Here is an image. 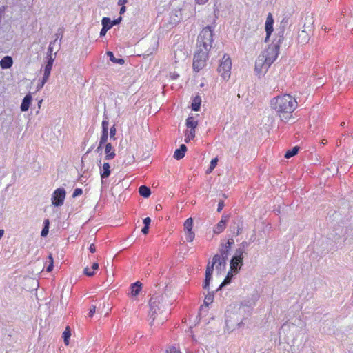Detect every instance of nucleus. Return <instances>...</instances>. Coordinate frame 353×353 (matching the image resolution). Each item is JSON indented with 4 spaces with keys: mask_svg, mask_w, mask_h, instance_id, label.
I'll list each match as a JSON object with an SVG mask.
<instances>
[{
    "mask_svg": "<svg viewBox=\"0 0 353 353\" xmlns=\"http://www.w3.org/2000/svg\"><path fill=\"white\" fill-rule=\"evenodd\" d=\"M201 99L199 96H196L192 103V109L194 111H198L200 108Z\"/></svg>",
    "mask_w": 353,
    "mask_h": 353,
    "instance_id": "b1692460",
    "label": "nucleus"
},
{
    "mask_svg": "<svg viewBox=\"0 0 353 353\" xmlns=\"http://www.w3.org/2000/svg\"><path fill=\"white\" fill-rule=\"evenodd\" d=\"M198 125V121L192 117H189L186 119V126L190 129L194 130Z\"/></svg>",
    "mask_w": 353,
    "mask_h": 353,
    "instance_id": "5701e85b",
    "label": "nucleus"
},
{
    "mask_svg": "<svg viewBox=\"0 0 353 353\" xmlns=\"http://www.w3.org/2000/svg\"><path fill=\"white\" fill-rule=\"evenodd\" d=\"M208 0H195L196 3L200 5L205 4Z\"/></svg>",
    "mask_w": 353,
    "mask_h": 353,
    "instance_id": "13d9d810",
    "label": "nucleus"
},
{
    "mask_svg": "<svg viewBox=\"0 0 353 353\" xmlns=\"http://www.w3.org/2000/svg\"><path fill=\"white\" fill-rule=\"evenodd\" d=\"M310 37V35L301 30L298 33L297 40L299 43L305 45L309 42Z\"/></svg>",
    "mask_w": 353,
    "mask_h": 353,
    "instance_id": "f3484780",
    "label": "nucleus"
},
{
    "mask_svg": "<svg viewBox=\"0 0 353 353\" xmlns=\"http://www.w3.org/2000/svg\"><path fill=\"white\" fill-rule=\"evenodd\" d=\"M70 332L69 330V328L67 327L66 330L63 333V337L64 339V343L68 345V339L70 337Z\"/></svg>",
    "mask_w": 353,
    "mask_h": 353,
    "instance_id": "e433bc0d",
    "label": "nucleus"
},
{
    "mask_svg": "<svg viewBox=\"0 0 353 353\" xmlns=\"http://www.w3.org/2000/svg\"><path fill=\"white\" fill-rule=\"evenodd\" d=\"M187 58V54L185 52H184L181 49L176 50L174 51V59L175 62L178 63L180 61H183L185 60Z\"/></svg>",
    "mask_w": 353,
    "mask_h": 353,
    "instance_id": "aec40b11",
    "label": "nucleus"
},
{
    "mask_svg": "<svg viewBox=\"0 0 353 353\" xmlns=\"http://www.w3.org/2000/svg\"><path fill=\"white\" fill-rule=\"evenodd\" d=\"M110 165L108 163H104L101 168V177L102 179L107 178L110 174Z\"/></svg>",
    "mask_w": 353,
    "mask_h": 353,
    "instance_id": "a211bd4d",
    "label": "nucleus"
},
{
    "mask_svg": "<svg viewBox=\"0 0 353 353\" xmlns=\"http://www.w3.org/2000/svg\"><path fill=\"white\" fill-rule=\"evenodd\" d=\"M105 159L111 160L114 158L116 154L111 143H107L105 147Z\"/></svg>",
    "mask_w": 353,
    "mask_h": 353,
    "instance_id": "2eb2a0df",
    "label": "nucleus"
},
{
    "mask_svg": "<svg viewBox=\"0 0 353 353\" xmlns=\"http://www.w3.org/2000/svg\"><path fill=\"white\" fill-rule=\"evenodd\" d=\"M97 305H92L89 309L88 315L90 317H92L93 314L96 312Z\"/></svg>",
    "mask_w": 353,
    "mask_h": 353,
    "instance_id": "a19ab883",
    "label": "nucleus"
},
{
    "mask_svg": "<svg viewBox=\"0 0 353 353\" xmlns=\"http://www.w3.org/2000/svg\"><path fill=\"white\" fill-rule=\"evenodd\" d=\"M54 61V57L50 56V57L49 58V59L48 61L47 64L45 66V68H44L45 72L50 73Z\"/></svg>",
    "mask_w": 353,
    "mask_h": 353,
    "instance_id": "7c9ffc66",
    "label": "nucleus"
},
{
    "mask_svg": "<svg viewBox=\"0 0 353 353\" xmlns=\"http://www.w3.org/2000/svg\"><path fill=\"white\" fill-rule=\"evenodd\" d=\"M108 132H102V135L100 139V146H102L103 144L105 143L108 141Z\"/></svg>",
    "mask_w": 353,
    "mask_h": 353,
    "instance_id": "4c0bfd02",
    "label": "nucleus"
},
{
    "mask_svg": "<svg viewBox=\"0 0 353 353\" xmlns=\"http://www.w3.org/2000/svg\"><path fill=\"white\" fill-rule=\"evenodd\" d=\"M230 270L234 274H237L243 265V260L232 257L230 261Z\"/></svg>",
    "mask_w": 353,
    "mask_h": 353,
    "instance_id": "f8f14e48",
    "label": "nucleus"
},
{
    "mask_svg": "<svg viewBox=\"0 0 353 353\" xmlns=\"http://www.w3.org/2000/svg\"><path fill=\"white\" fill-rule=\"evenodd\" d=\"M234 241L232 239H230L228 240L227 243L225 244H224V245L225 247H227L228 248L230 249L231 246L232 244H234Z\"/></svg>",
    "mask_w": 353,
    "mask_h": 353,
    "instance_id": "49530a36",
    "label": "nucleus"
},
{
    "mask_svg": "<svg viewBox=\"0 0 353 353\" xmlns=\"http://www.w3.org/2000/svg\"><path fill=\"white\" fill-rule=\"evenodd\" d=\"M4 234L3 230H0V239L3 236Z\"/></svg>",
    "mask_w": 353,
    "mask_h": 353,
    "instance_id": "69168bd1",
    "label": "nucleus"
},
{
    "mask_svg": "<svg viewBox=\"0 0 353 353\" xmlns=\"http://www.w3.org/2000/svg\"><path fill=\"white\" fill-rule=\"evenodd\" d=\"M242 231H243V224L240 221H239L236 223H234L232 233H233L234 236H236L241 234L242 233Z\"/></svg>",
    "mask_w": 353,
    "mask_h": 353,
    "instance_id": "4be33fe9",
    "label": "nucleus"
},
{
    "mask_svg": "<svg viewBox=\"0 0 353 353\" xmlns=\"http://www.w3.org/2000/svg\"><path fill=\"white\" fill-rule=\"evenodd\" d=\"M49 259V265L47 267V272H51L53 269V258L52 254H50L48 256Z\"/></svg>",
    "mask_w": 353,
    "mask_h": 353,
    "instance_id": "58836bf2",
    "label": "nucleus"
},
{
    "mask_svg": "<svg viewBox=\"0 0 353 353\" xmlns=\"http://www.w3.org/2000/svg\"><path fill=\"white\" fill-rule=\"evenodd\" d=\"M142 284L137 281L131 285V294L133 296H137L141 290Z\"/></svg>",
    "mask_w": 353,
    "mask_h": 353,
    "instance_id": "412c9836",
    "label": "nucleus"
},
{
    "mask_svg": "<svg viewBox=\"0 0 353 353\" xmlns=\"http://www.w3.org/2000/svg\"><path fill=\"white\" fill-rule=\"evenodd\" d=\"M249 245H250V243H249V242H248V241H243V242L240 244L239 247H240L241 248H242V249L245 251V249L249 246Z\"/></svg>",
    "mask_w": 353,
    "mask_h": 353,
    "instance_id": "a18cd8bd",
    "label": "nucleus"
},
{
    "mask_svg": "<svg viewBox=\"0 0 353 353\" xmlns=\"http://www.w3.org/2000/svg\"><path fill=\"white\" fill-rule=\"evenodd\" d=\"M217 162H218L217 158H214V159H212V161L210 162V168L207 170V173H210L214 169V168L217 165Z\"/></svg>",
    "mask_w": 353,
    "mask_h": 353,
    "instance_id": "c9c22d12",
    "label": "nucleus"
},
{
    "mask_svg": "<svg viewBox=\"0 0 353 353\" xmlns=\"http://www.w3.org/2000/svg\"><path fill=\"white\" fill-rule=\"evenodd\" d=\"M270 105L282 121H286L291 118L297 102L294 97L286 94L273 98Z\"/></svg>",
    "mask_w": 353,
    "mask_h": 353,
    "instance_id": "7ed1b4c3",
    "label": "nucleus"
},
{
    "mask_svg": "<svg viewBox=\"0 0 353 353\" xmlns=\"http://www.w3.org/2000/svg\"><path fill=\"white\" fill-rule=\"evenodd\" d=\"M314 19L312 14H307L304 19L301 31L312 36L314 28Z\"/></svg>",
    "mask_w": 353,
    "mask_h": 353,
    "instance_id": "6e6552de",
    "label": "nucleus"
},
{
    "mask_svg": "<svg viewBox=\"0 0 353 353\" xmlns=\"http://www.w3.org/2000/svg\"><path fill=\"white\" fill-rule=\"evenodd\" d=\"M13 64L12 58L10 56L4 57L0 61V66L2 69H8L12 67Z\"/></svg>",
    "mask_w": 353,
    "mask_h": 353,
    "instance_id": "4468645a",
    "label": "nucleus"
},
{
    "mask_svg": "<svg viewBox=\"0 0 353 353\" xmlns=\"http://www.w3.org/2000/svg\"><path fill=\"white\" fill-rule=\"evenodd\" d=\"M101 23L103 28L100 32V36L103 37L105 36L107 31L113 26V24H111V20L108 17H103L102 19Z\"/></svg>",
    "mask_w": 353,
    "mask_h": 353,
    "instance_id": "ddd939ff",
    "label": "nucleus"
},
{
    "mask_svg": "<svg viewBox=\"0 0 353 353\" xmlns=\"http://www.w3.org/2000/svg\"><path fill=\"white\" fill-rule=\"evenodd\" d=\"M242 324H243L242 321L237 323V324H236L237 327H241Z\"/></svg>",
    "mask_w": 353,
    "mask_h": 353,
    "instance_id": "338daca9",
    "label": "nucleus"
},
{
    "mask_svg": "<svg viewBox=\"0 0 353 353\" xmlns=\"http://www.w3.org/2000/svg\"><path fill=\"white\" fill-rule=\"evenodd\" d=\"M161 208H162V206L161 205L159 204V205H156L157 210H161Z\"/></svg>",
    "mask_w": 353,
    "mask_h": 353,
    "instance_id": "0e129e2a",
    "label": "nucleus"
},
{
    "mask_svg": "<svg viewBox=\"0 0 353 353\" xmlns=\"http://www.w3.org/2000/svg\"><path fill=\"white\" fill-rule=\"evenodd\" d=\"M89 250H90V252H92V253L95 252V251H96V248H95L94 244L92 243V244L90 245Z\"/></svg>",
    "mask_w": 353,
    "mask_h": 353,
    "instance_id": "864d4df0",
    "label": "nucleus"
},
{
    "mask_svg": "<svg viewBox=\"0 0 353 353\" xmlns=\"http://www.w3.org/2000/svg\"><path fill=\"white\" fill-rule=\"evenodd\" d=\"M125 12V7L124 6H123L121 9H120V11H119V13L120 14H123L124 12Z\"/></svg>",
    "mask_w": 353,
    "mask_h": 353,
    "instance_id": "680f3d73",
    "label": "nucleus"
},
{
    "mask_svg": "<svg viewBox=\"0 0 353 353\" xmlns=\"http://www.w3.org/2000/svg\"><path fill=\"white\" fill-rule=\"evenodd\" d=\"M107 55L110 57V61L114 63L122 65L125 62L123 59L114 57L113 53L110 51L107 52Z\"/></svg>",
    "mask_w": 353,
    "mask_h": 353,
    "instance_id": "a878e982",
    "label": "nucleus"
},
{
    "mask_svg": "<svg viewBox=\"0 0 353 353\" xmlns=\"http://www.w3.org/2000/svg\"><path fill=\"white\" fill-rule=\"evenodd\" d=\"M83 272L85 275L88 276H92L94 274V272H91L88 267L84 268Z\"/></svg>",
    "mask_w": 353,
    "mask_h": 353,
    "instance_id": "37998d69",
    "label": "nucleus"
},
{
    "mask_svg": "<svg viewBox=\"0 0 353 353\" xmlns=\"http://www.w3.org/2000/svg\"><path fill=\"white\" fill-rule=\"evenodd\" d=\"M48 228H49V226L44 225V228H43L41 233V236L44 237V236H47V234H48Z\"/></svg>",
    "mask_w": 353,
    "mask_h": 353,
    "instance_id": "c03bdc74",
    "label": "nucleus"
},
{
    "mask_svg": "<svg viewBox=\"0 0 353 353\" xmlns=\"http://www.w3.org/2000/svg\"><path fill=\"white\" fill-rule=\"evenodd\" d=\"M171 77H172V78L173 79H177V77H179V74L174 73V74H172V76H171Z\"/></svg>",
    "mask_w": 353,
    "mask_h": 353,
    "instance_id": "e2e57ef3",
    "label": "nucleus"
},
{
    "mask_svg": "<svg viewBox=\"0 0 353 353\" xmlns=\"http://www.w3.org/2000/svg\"><path fill=\"white\" fill-rule=\"evenodd\" d=\"M186 150L187 147L184 144L181 145L180 148L175 150L174 157L177 160L182 159L184 157Z\"/></svg>",
    "mask_w": 353,
    "mask_h": 353,
    "instance_id": "6ab92c4d",
    "label": "nucleus"
},
{
    "mask_svg": "<svg viewBox=\"0 0 353 353\" xmlns=\"http://www.w3.org/2000/svg\"><path fill=\"white\" fill-rule=\"evenodd\" d=\"M223 207H224V202H223V201H220L219 202V204H218L217 211L219 212H220L223 210Z\"/></svg>",
    "mask_w": 353,
    "mask_h": 353,
    "instance_id": "09e8293b",
    "label": "nucleus"
},
{
    "mask_svg": "<svg viewBox=\"0 0 353 353\" xmlns=\"http://www.w3.org/2000/svg\"><path fill=\"white\" fill-rule=\"evenodd\" d=\"M128 2L127 0H119L118 1V4L119 5H124L125 3H126Z\"/></svg>",
    "mask_w": 353,
    "mask_h": 353,
    "instance_id": "052dcab7",
    "label": "nucleus"
},
{
    "mask_svg": "<svg viewBox=\"0 0 353 353\" xmlns=\"http://www.w3.org/2000/svg\"><path fill=\"white\" fill-rule=\"evenodd\" d=\"M108 117L105 116L102 121V132H108Z\"/></svg>",
    "mask_w": 353,
    "mask_h": 353,
    "instance_id": "72a5a7b5",
    "label": "nucleus"
},
{
    "mask_svg": "<svg viewBox=\"0 0 353 353\" xmlns=\"http://www.w3.org/2000/svg\"><path fill=\"white\" fill-rule=\"evenodd\" d=\"M243 252H244V250L239 247L238 249L236 250L235 254L233 257L243 260Z\"/></svg>",
    "mask_w": 353,
    "mask_h": 353,
    "instance_id": "f704fd0d",
    "label": "nucleus"
},
{
    "mask_svg": "<svg viewBox=\"0 0 353 353\" xmlns=\"http://www.w3.org/2000/svg\"><path fill=\"white\" fill-rule=\"evenodd\" d=\"M195 137V130L190 129L187 130L185 134V141L188 143L191 139H193Z\"/></svg>",
    "mask_w": 353,
    "mask_h": 353,
    "instance_id": "c756f323",
    "label": "nucleus"
},
{
    "mask_svg": "<svg viewBox=\"0 0 353 353\" xmlns=\"http://www.w3.org/2000/svg\"><path fill=\"white\" fill-rule=\"evenodd\" d=\"M150 222H151V219L149 217L145 218L143 219V223L145 224V226H148L149 227V225L150 224Z\"/></svg>",
    "mask_w": 353,
    "mask_h": 353,
    "instance_id": "603ef678",
    "label": "nucleus"
},
{
    "mask_svg": "<svg viewBox=\"0 0 353 353\" xmlns=\"http://www.w3.org/2000/svg\"><path fill=\"white\" fill-rule=\"evenodd\" d=\"M184 232L185 236L188 241L192 242L194 237L195 234L192 231L193 228V219L192 218H188L184 223Z\"/></svg>",
    "mask_w": 353,
    "mask_h": 353,
    "instance_id": "1a4fd4ad",
    "label": "nucleus"
},
{
    "mask_svg": "<svg viewBox=\"0 0 353 353\" xmlns=\"http://www.w3.org/2000/svg\"><path fill=\"white\" fill-rule=\"evenodd\" d=\"M273 23H274V19L272 17V15L271 13H269L266 21H265V32H266V37H265V41H268V38L271 35L272 32H273Z\"/></svg>",
    "mask_w": 353,
    "mask_h": 353,
    "instance_id": "9d476101",
    "label": "nucleus"
},
{
    "mask_svg": "<svg viewBox=\"0 0 353 353\" xmlns=\"http://www.w3.org/2000/svg\"><path fill=\"white\" fill-rule=\"evenodd\" d=\"M228 219H229L228 215H223L221 221L214 227V232L215 234L221 233L225 228V226H226Z\"/></svg>",
    "mask_w": 353,
    "mask_h": 353,
    "instance_id": "9b49d317",
    "label": "nucleus"
},
{
    "mask_svg": "<svg viewBox=\"0 0 353 353\" xmlns=\"http://www.w3.org/2000/svg\"><path fill=\"white\" fill-rule=\"evenodd\" d=\"M167 294L159 292L152 295L149 301V317L152 319L150 324L152 325L156 319L158 323H163L166 320V316L163 315V312L168 305L167 301Z\"/></svg>",
    "mask_w": 353,
    "mask_h": 353,
    "instance_id": "20e7f679",
    "label": "nucleus"
},
{
    "mask_svg": "<svg viewBox=\"0 0 353 353\" xmlns=\"http://www.w3.org/2000/svg\"><path fill=\"white\" fill-rule=\"evenodd\" d=\"M148 229H149V227L148 226H144L142 230H141V232L144 234H147L148 233Z\"/></svg>",
    "mask_w": 353,
    "mask_h": 353,
    "instance_id": "5fc2aeb1",
    "label": "nucleus"
},
{
    "mask_svg": "<svg viewBox=\"0 0 353 353\" xmlns=\"http://www.w3.org/2000/svg\"><path fill=\"white\" fill-rule=\"evenodd\" d=\"M121 21V17H119L117 19L113 21H111V24H113L114 25H116V24H118L120 23V21Z\"/></svg>",
    "mask_w": 353,
    "mask_h": 353,
    "instance_id": "4d7b16f0",
    "label": "nucleus"
},
{
    "mask_svg": "<svg viewBox=\"0 0 353 353\" xmlns=\"http://www.w3.org/2000/svg\"><path fill=\"white\" fill-rule=\"evenodd\" d=\"M31 101H32V96L28 94H27L23 99L22 101V103L21 104V110L22 112H26L27 110H28L29 109V107L31 104Z\"/></svg>",
    "mask_w": 353,
    "mask_h": 353,
    "instance_id": "dca6fc26",
    "label": "nucleus"
},
{
    "mask_svg": "<svg viewBox=\"0 0 353 353\" xmlns=\"http://www.w3.org/2000/svg\"><path fill=\"white\" fill-rule=\"evenodd\" d=\"M116 132H117V130L115 128V125H113V126L111 127L110 130V137L111 139L115 140Z\"/></svg>",
    "mask_w": 353,
    "mask_h": 353,
    "instance_id": "ea45409f",
    "label": "nucleus"
},
{
    "mask_svg": "<svg viewBox=\"0 0 353 353\" xmlns=\"http://www.w3.org/2000/svg\"><path fill=\"white\" fill-rule=\"evenodd\" d=\"M227 260L221 259V256L216 254L213 256L211 263H208L206 267L205 279L203 285V288L205 290H209L210 282L212 279L214 268L215 267L216 274H221L225 270Z\"/></svg>",
    "mask_w": 353,
    "mask_h": 353,
    "instance_id": "39448f33",
    "label": "nucleus"
},
{
    "mask_svg": "<svg viewBox=\"0 0 353 353\" xmlns=\"http://www.w3.org/2000/svg\"><path fill=\"white\" fill-rule=\"evenodd\" d=\"M65 198V191L63 188H57L52 196V203L54 206L63 205Z\"/></svg>",
    "mask_w": 353,
    "mask_h": 353,
    "instance_id": "0eeeda50",
    "label": "nucleus"
},
{
    "mask_svg": "<svg viewBox=\"0 0 353 353\" xmlns=\"http://www.w3.org/2000/svg\"><path fill=\"white\" fill-rule=\"evenodd\" d=\"M233 274L234 272H232L231 271V272H228L226 277L225 278L224 281L221 283V284L220 285V286L218 288V289L216 290V291L221 290L223 287H224L225 285L229 284L231 281V279L233 277Z\"/></svg>",
    "mask_w": 353,
    "mask_h": 353,
    "instance_id": "cd10ccee",
    "label": "nucleus"
},
{
    "mask_svg": "<svg viewBox=\"0 0 353 353\" xmlns=\"http://www.w3.org/2000/svg\"><path fill=\"white\" fill-rule=\"evenodd\" d=\"M57 38H56V39H54V41H51V42L50 43V45H49L48 48V52H47V54H48V59H49V58L50 57V56H52V57H54V59L56 58V54H57V53H56V52H54V53L53 54V53H52V52H53V46L55 44V43L57 42Z\"/></svg>",
    "mask_w": 353,
    "mask_h": 353,
    "instance_id": "c85d7f7f",
    "label": "nucleus"
},
{
    "mask_svg": "<svg viewBox=\"0 0 353 353\" xmlns=\"http://www.w3.org/2000/svg\"><path fill=\"white\" fill-rule=\"evenodd\" d=\"M279 39L276 43H272L259 55L255 61L254 72L259 77L266 73L270 65L276 59L279 52V44L283 39V31L279 33Z\"/></svg>",
    "mask_w": 353,
    "mask_h": 353,
    "instance_id": "f03ea898",
    "label": "nucleus"
},
{
    "mask_svg": "<svg viewBox=\"0 0 353 353\" xmlns=\"http://www.w3.org/2000/svg\"><path fill=\"white\" fill-rule=\"evenodd\" d=\"M213 41V30L211 26H206L197 37L196 46L193 60V69L199 72L205 65L208 57V52Z\"/></svg>",
    "mask_w": 353,
    "mask_h": 353,
    "instance_id": "f257e3e1",
    "label": "nucleus"
},
{
    "mask_svg": "<svg viewBox=\"0 0 353 353\" xmlns=\"http://www.w3.org/2000/svg\"><path fill=\"white\" fill-rule=\"evenodd\" d=\"M99 268V264L98 263H94L92 265V269L94 270H96Z\"/></svg>",
    "mask_w": 353,
    "mask_h": 353,
    "instance_id": "bf43d9fd",
    "label": "nucleus"
},
{
    "mask_svg": "<svg viewBox=\"0 0 353 353\" xmlns=\"http://www.w3.org/2000/svg\"><path fill=\"white\" fill-rule=\"evenodd\" d=\"M139 192L142 196L145 198H148L151 194L150 189L145 185H141L139 188Z\"/></svg>",
    "mask_w": 353,
    "mask_h": 353,
    "instance_id": "393cba45",
    "label": "nucleus"
},
{
    "mask_svg": "<svg viewBox=\"0 0 353 353\" xmlns=\"http://www.w3.org/2000/svg\"><path fill=\"white\" fill-rule=\"evenodd\" d=\"M134 156L131 155V154H129L128 155V158L127 159H125V161L127 163L130 164V163H132L134 161Z\"/></svg>",
    "mask_w": 353,
    "mask_h": 353,
    "instance_id": "8fccbe9b",
    "label": "nucleus"
},
{
    "mask_svg": "<svg viewBox=\"0 0 353 353\" xmlns=\"http://www.w3.org/2000/svg\"><path fill=\"white\" fill-rule=\"evenodd\" d=\"M299 149V148L297 146L294 147L292 150H290L286 152V153L285 154V157L287 159H289V158L294 156L295 154H297Z\"/></svg>",
    "mask_w": 353,
    "mask_h": 353,
    "instance_id": "2f4dec72",
    "label": "nucleus"
},
{
    "mask_svg": "<svg viewBox=\"0 0 353 353\" xmlns=\"http://www.w3.org/2000/svg\"><path fill=\"white\" fill-rule=\"evenodd\" d=\"M50 75V73L44 71L42 81L46 83L49 79Z\"/></svg>",
    "mask_w": 353,
    "mask_h": 353,
    "instance_id": "de8ad7c7",
    "label": "nucleus"
},
{
    "mask_svg": "<svg viewBox=\"0 0 353 353\" xmlns=\"http://www.w3.org/2000/svg\"><path fill=\"white\" fill-rule=\"evenodd\" d=\"M168 353H181L179 350H178L175 347H172L170 348Z\"/></svg>",
    "mask_w": 353,
    "mask_h": 353,
    "instance_id": "3c124183",
    "label": "nucleus"
},
{
    "mask_svg": "<svg viewBox=\"0 0 353 353\" xmlns=\"http://www.w3.org/2000/svg\"><path fill=\"white\" fill-rule=\"evenodd\" d=\"M44 223H45V225H48V226L49 225V221L48 220H46Z\"/></svg>",
    "mask_w": 353,
    "mask_h": 353,
    "instance_id": "774afa93",
    "label": "nucleus"
},
{
    "mask_svg": "<svg viewBox=\"0 0 353 353\" xmlns=\"http://www.w3.org/2000/svg\"><path fill=\"white\" fill-rule=\"evenodd\" d=\"M232 62L228 55L225 54L218 68V72L224 80H228L231 74Z\"/></svg>",
    "mask_w": 353,
    "mask_h": 353,
    "instance_id": "423d86ee",
    "label": "nucleus"
},
{
    "mask_svg": "<svg viewBox=\"0 0 353 353\" xmlns=\"http://www.w3.org/2000/svg\"><path fill=\"white\" fill-rule=\"evenodd\" d=\"M229 250L230 249L225 247L223 244L221 245L219 249L220 254H219V256H221V259H224L225 260H227L229 254Z\"/></svg>",
    "mask_w": 353,
    "mask_h": 353,
    "instance_id": "bb28decb",
    "label": "nucleus"
},
{
    "mask_svg": "<svg viewBox=\"0 0 353 353\" xmlns=\"http://www.w3.org/2000/svg\"><path fill=\"white\" fill-rule=\"evenodd\" d=\"M214 300V292H209L205 297L204 304L208 305L213 302Z\"/></svg>",
    "mask_w": 353,
    "mask_h": 353,
    "instance_id": "473e14b6",
    "label": "nucleus"
},
{
    "mask_svg": "<svg viewBox=\"0 0 353 353\" xmlns=\"http://www.w3.org/2000/svg\"><path fill=\"white\" fill-rule=\"evenodd\" d=\"M45 83H46L45 82L41 81V83L37 85V90H39L41 88H43V86L44 85Z\"/></svg>",
    "mask_w": 353,
    "mask_h": 353,
    "instance_id": "6e6d98bb",
    "label": "nucleus"
},
{
    "mask_svg": "<svg viewBox=\"0 0 353 353\" xmlns=\"http://www.w3.org/2000/svg\"><path fill=\"white\" fill-rule=\"evenodd\" d=\"M83 193V191L81 188H77L74 190L73 194H72V196L73 197H77L78 196H80Z\"/></svg>",
    "mask_w": 353,
    "mask_h": 353,
    "instance_id": "79ce46f5",
    "label": "nucleus"
}]
</instances>
